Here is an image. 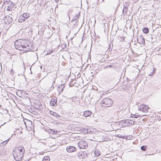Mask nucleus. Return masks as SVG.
I'll return each mask as SVG.
<instances>
[{"instance_id": "1", "label": "nucleus", "mask_w": 161, "mask_h": 161, "mask_svg": "<svg viewBox=\"0 0 161 161\" xmlns=\"http://www.w3.org/2000/svg\"><path fill=\"white\" fill-rule=\"evenodd\" d=\"M25 39H19L14 42V45L15 48L18 50L25 51H29L31 50L32 45L29 44Z\"/></svg>"}, {"instance_id": "2", "label": "nucleus", "mask_w": 161, "mask_h": 161, "mask_svg": "<svg viewBox=\"0 0 161 161\" xmlns=\"http://www.w3.org/2000/svg\"><path fill=\"white\" fill-rule=\"evenodd\" d=\"M25 150L23 147H18L13 150V154L14 159L16 161H20L23 157Z\"/></svg>"}, {"instance_id": "3", "label": "nucleus", "mask_w": 161, "mask_h": 161, "mask_svg": "<svg viewBox=\"0 0 161 161\" xmlns=\"http://www.w3.org/2000/svg\"><path fill=\"white\" fill-rule=\"evenodd\" d=\"M113 103V101L109 98H105L102 100L101 104L103 107H109Z\"/></svg>"}, {"instance_id": "4", "label": "nucleus", "mask_w": 161, "mask_h": 161, "mask_svg": "<svg viewBox=\"0 0 161 161\" xmlns=\"http://www.w3.org/2000/svg\"><path fill=\"white\" fill-rule=\"evenodd\" d=\"M149 107L147 105L144 104H142L140 105L138 108V109L141 111L145 114H147L148 112Z\"/></svg>"}, {"instance_id": "5", "label": "nucleus", "mask_w": 161, "mask_h": 161, "mask_svg": "<svg viewBox=\"0 0 161 161\" xmlns=\"http://www.w3.org/2000/svg\"><path fill=\"white\" fill-rule=\"evenodd\" d=\"M78 145L80 149H84L88 146L87 142L84 140L80 141L78 143Z\"/></svg>"}, {"instance_id": "6", "label": "nucleus", "mask_w": 161, "mask_h": 161, "mask_svg": "<svg viewBox=\"0 0 161 161\" xmlns=\"http://www.w3.org/2000/svg\"><path fill=\"white\" fill-rule=\"evenodd\" d=\"M122 123L125 124V126H130L132 125L135 122V121L133 119H127L125 120H122Z\"/></svg>"}, {"instance_id": "7", "label": "nucleus", "mask_w": 161, "mask_h": 161, "mask_svg": "<svg viewBox=\"0 0 161 161\" xmlns=\"http://www.w3.org/2000/svg\"><path fill=\"white\" fill-rule=\"evenodd\" d=\"M66 150L69 153H72L76 151V149L74 146H69L66 148Z\"/></svg>"}, {"instance_id": "8", "label": "nucleus", "mask_w": 161, "mask_h": 161, "mask_svg": "<svg viewBox=\"0 0 161 161\" xmlns=\"http://www.w3.org/2000/svg\"><path fill=\"white\" fill-rule=\"evenodd\" d=\"M92 114V112L89 110H86L83 113L81 112L80 115H83L84 117H87L90 116Z\"/></svg>"}, {"instance_id": "9", "label": "nucleus", "mask_w": 161, "mask_h": 161, "mask_svg": "<svg viewBox=\"0 0 161 161\" xmlns=\"http://www.w3.org/2000/svg\"><path fill=\"white\" fill-rule=\"evenodd\" d=\"M137 42L142 44H145V42L144 38L142 36H140L137 39Z\"/></svg>"}, {"instance_id": "10", "label": "nucleus", "mask_w": 161, "mask_h": 161, "mask_svg": "<svg viewBox=\"0 0 161 161\" xmlns=\"http://www.w3.org/2000/svg\"><path fill=\"white\" fill-rule=\"evenodd\" d=\"M57 102V99H53L50 102V105L52 106H54L56 103Z\"/></svg>"}, {"instance_id": "11", "label": "nucleus", "mask_w": 161, "mask_h": 161, "mask_svg": "<svg viewBox=\"0 0 161 161\" xmlns=\"http://www.w3.org/2000/svg\"><path fill=\"white\" fill-rule=\"evenodd\" d=\"M128 10V7L126 6H124L123 9V14L125 15L126 14Z\"/></svg>"}, {"instance_id": "12", "label": "nucleus", "mask_w": 161, "mask_h": 161, "mask_svg": "<svg viewBox=\"0 0 161 161\" xmlns=\"http://www.w3.org/2000/svg\"><path fill=\"white\" fill-rule=\"evenodd\" d=\"M25 20V19L24 18L22 15H20L18 19L19 22H22L24 21Z\"/></svg>"}, {"instance_id": "13", "label": "nucleus", "mask_w": 161, "mask_h": 161, "mask_svg": "<svg viewBox=\"0 0 161 161\" xmlns=\"http://www.w3.org/2000/svg\"><path fill=\"white\" fill-rule=\"evenodd\" d=\"M77 156L80 159H83L84 158V153L82 152L79 153H78Z\"/></svg>"}, {"instance_id": "14", "label": "nucleus", "mask_w": 161, "mask_h": 161, "mask_svg": "<svg viewBox=\"0 0 161 161\" xmlns=\"http://www.w3.org/2000/svg\"><path fill=\"white\" fill-rule=\"evenodd\" d=\"M36 103L38 105V108L36 107L37 108V109H41L42 108V105L41 102L39 101H37Z\"/></svg>"}, {"instance_id": "15", "label": "nucleus", "mask_w": 161, "mask_h": 161, "mask_svg": "<svg viewBox=\"0 0 161 161\" xmlns=\"http://www.w3.org/2000/svg\"><path fill=\"white\" fill-rule=\"evenodd\" d=\"M22 15L25 19H27L30 16L29 14L27 13H24L22 14Z\"/></svg>"}, {"instance_id": "16", "label": "nucleus", "mask_w": 161, "mask_h": 161, "mask_svg": "<svg viewBox=\"0 0 161 161\" xmlns=\"http://www.w3.org/2000/svg\"><path fill=\"white\" fill-rule=\"evenodd\" d=\"M64 87V85H59L58 86V90H60V89H61V90H60V92H62L63 90V89Z\"/></svg>"}, {"instance_id": "17", "label": "nucleus", "mask_w": 161, "mask_h": 161, "mask_svg": "<svg viewBox=\"0 0 161 161\" xmlns=\"http://www.w3.org/2000/svg\"><path fill=\"white\" fill-rule=\"evenodd\" d=\"M143 31L144 33L147 34L149 32V29L147 28H144L143 29Z\"/></svg>"}, {"instance_id": "18", "label": "nucleus", "mask_w": 161, "mask_h": 161, "mask_svg": "<svg viewBox=\"0 0 161 161\" xmlns=\"http://www.w3.org/2000/svg\"><path fill=\"white\" fill-rule=\"evenodd\" d=\"M50 158L49 156L44 157L42 159V161H49Z\"/></svg>"}, {"instance_id": "19", "label": "nucleus", "mask_w": 161, "mask_h": 161, "mask_svg": "<svg viewBox=\"0 0 161 161\" xmlns=\"http://www.w3.org/2000/svg\"><path fill=\"white\" fill-rule=\"evenodd\" d=\"M94 153L96 156H98L100 155V153L98 150L96 149L94 152Z\"/></svg>"}, {"instance_id": "20", "label": "nucleus", "mask_w": 161, "mask_h": 161, "mask_svg": "<svg viewBox=\"0 0 161 161\" xmlns=\"http://www.w3.org/2000/svg\"><path fill=\"white\" fill-rule=\"evenodd\" d=\"M48 132L50 134H55L57 133V132H55L51 129H50L48 130Z\"/></svg>"}, {"instance_id": "21", "label": "nucleus", "mask_w": 161, "mask_h": 161, "mask_svg": "<svg viewBox=\"0 0 161 161\" xmlns=\"http://www.w3.org/2000/svg\"><path fill=\"white\" fill-rule=\"evenodd\" d=\"M9 140V139H8L6 141H4V142H3L1 143V144L2 146H3V145H6Z\"/></svg>"}, {"instance_id": "22", "label": "nucleus", "mask_w": 161, "mask_h": 161, "mask_svg": "<svg viewBox=\"0 0 161 161\" xmlns=\"http://www.w3.org/2000/svg\"><path fill=\"white\" fill-rule=\"evenodd\" d=\"M141 149L143 151H146L147 149L146 146H142L141 147Z\"/></svg>"}, {"instance_id": "23", "label": "nucleus", "mask_w": 161, "mask_h": 161, "mask_svg": "<svg viewBox=\"0 0 161 161\" xmlns=\"http://www.w3.org/2000/svg\"><path fill=\"white\" fill-rule=\"evenodd\" d=\"M54 116L56 117H59L60 116L58 114L56 113L55 112H54V113H53V114H52Z\"/></svg>"}, {"instance_id": "24", "label": "nucleus", "mask_w": 161, "mask_h": 161, "mask_svg": "<svg viewBox=\"0 0 161 161\" xmlns=\"http://www.w3.org/2000/svg\"><path fill=\"white\" fill-rule=\"evenodd\" d=\"M12 10V8L8 6V8H7V10L8 11H11Z\"/></svg>"}, {"instance_id": "25", "label": "nucleus", "mask_w": 161, "mask_h": 161, "mask_svg": "<svg viewBox=\"0 0 161 161\" xmlns=\"http://www.w3.org/2000/svg\"><path fill=\"white\" fill-rule=\"evenodd\" d=\"M54 113V112L53 111H52L51 110H50L49 111V113L51 114L52 115L53 114V113Z\"/></svg>"}, {"instance_id": "26", "label": "nucleus", "mask_w": 161, "mask_h": 161, "mask_svg": "<svg viewBox=\"0 0 161 161\" xmlns=\"http://www.w3.org/2000/svg\"><path fill=\"white\" fill-rule=\"evenodd\" d=\"M89 129H88L87 130V133H88V132H92Z\"/></svg>"}, {"instance_id": "27", "label": "nucleus", "mask_w": 161, "mask_h": 161, "mask_svg": "<svg viewBox=\"0 0 161 161\" xmlns=\"http://www.w3.org/2000/svg\"><path fill=\"white\" fill-rule=\"evenodd\" d=\"M118 137L120 138H123V136H119Z\"/></svg>"}, {"instance_id": "28", "label": "nucleus", "mask_w": 161, "mask_h": 161, "mask_svg": "<svg viewBox=\"0 0 161 161\" xmlns=\"http://www.w3.org/2000/svg\"><path fill=\"white\" fill-rule=\"evenodd\" d=\"M58 0H55V2H58Z\"/></svg>"}, {"instance_id": "29", "label": "nucleus", "mask_w": 161, "mask_h": 161, "mask_svg": "<svg viewBox=\"0 0 161 161\" xmlns=\"http://www.w3.org/2000/svg\"><path fill=\"white\" fill-rule=\"evenodd\" d=\"M134 118H137V117H136V116H135V117H134Z\"/></svg>"}, {"instance_id": "30", "label": "nucleus", "mask_w": 161, "mask_h": 161, "mask_svg": "<svg viewBox=\"0 0 161 161\" xmlns=\"http://www.w3.org/2000/svg\"><path fill=\"white\" fill-rule=\"evenodd\" d=\"M148 115V114H145V115Z\"/></svg>"}]
</instances>
